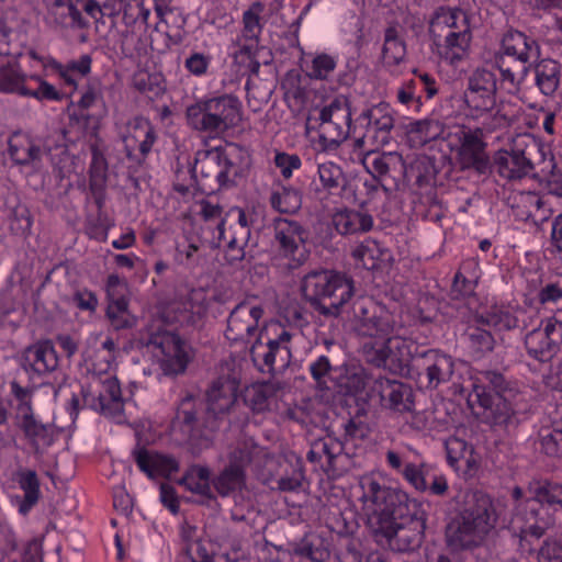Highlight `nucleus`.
I'll return each mask as SVG.
<instances>
[{
    "label": "nucleus",
    "instance_id": "obj_14",
    "mask_svg": "<svg viewBox=\"0 0 562 562\" xmlns=\"http://www.w3.org/2000/svg\"><path fill=\"white\" fill-rule=\"evenodd\" d=\"M472 524L490 532L497 521V514L492 497L480 490L464 494L463 507L459 513Z\"/></svg>",
    "mask_w": 562,
    "mask_h": 562
},
{
    "label": "nucleus",
    "instance_id": "obj_45",
    "mask_svg": "<svg viewBox=\"0 0 562 562\" xmlns=\"http://www.w3.org/2000/svg\"><path fill=\"white\" fill-rule=\"evenodd\" d=\"M405 54V44L398 38L396 29H386L382 50L384 63L387 65H398L404 59Z\"/></svg>",
    "mask_w": 562,
    "mask_h": 562
},
{
    "label": "nucleus",
    "instance_id": "obj_4",
    "mask_svg": "<svg viewBox=\"0 0 562 562\" xmlns=\"http://www.w3.org/2000/svg\"><path fill=\"white\" fill-rule=\"evenodd\" d=\"M358 160L361 167L384 189L396 188L401 182L411 181H414L419 189L432 187L436 183L438 173L436 158L428 155H419L409 165H406L402 155L396 151L369 150L366 154L359 153Z\"/></svg>",
    "mask_w": 562,
    "mask_h": 562
},
{
    "label": "nucleus",
    "instance_id": "obj_40",
    "mask_svg": "<svg viewBox=\"0 0 562 562\" xmlns=\"http://www.w3.org/2000/svg\"><path fill=\"white\" fill-rule=\"evenodd\" d=\"M454 372V362L452 358L446 353H440L438 359L434 361L430 371L426 375V387L434 390L440 383L450 381Z\"/></svg>",
    "mask_w": 562,
    "mask_h": 562
},
{
    "label": "nucleus",
    "instance_id": "obj_9",
    "mask_svg": "<svg viewBox=\"0 0 562 562\" xmlns=\"http://www.w3.org/2000/svg\"><path fill=\"white\" fill-rule=\"evenodd\" d=\"M555 509L531 497L518 509L514 524L518 525L521 540L540 539L555 524Z\"/></svg>",
    "mask_w": 562,
    "mask_h": 562
},
{
    "label": "nucleus",
    "instance_id": "obj_5",
    "mask_svg": "<svg viewBox=\"0 0 562 562\" xmlns=\"http://www.w3.org/2000/svg\"><path fill=\"white\" fill-rule=\"evenodd\" d=\"M190 322H193L192 316L187 311H178L176 305L172 304L162 311L160 317L154 319L148 326L147 337L143 338V344L151 352L154 361L159 366L164 374L182 373L191 359V350L188 344L177 334L161 327L162 325Z\"/></svg>",
    "mask_w": 562,
    "mask_h": 562
},
{
    "label": "nucleus",
    "instance_id": "obj_15",
    "mask_svg": "<svg viewBox=\"0 0 562 562\" xmlns=\"http://www.w3.org/2000/svg\"><path fill=\"white\" fill-rule=\"evenodd\" d=\"M276 239L283 256L292 259L296 265H301L306 259V234L297 223L288 220L278 221Z\"/></svg>",
    "mask_w": 562,
    "mask_h": 562
},
{
    "label": "nucleus",
    "instance_id": "obj_10",
    "mask_svg": "<svg viewBox=\"0 0 562 562\" xmlns=\"http://www.w3.org/2000/svg\"><path fill=\"white\" fill-rule=\"evenodd\" d=\"M342 286V278L333 271L321 270L308 273L302 281V292L305 299L323 310L325 314H336L344 302V294L337 303L330 306L322 305V301L330 297Z\"/></svg>",
    "mask_w": 562,
    "mask_h": 562
},
{
    "label": "nucleus",
    "instance_id": "obj_57",
    "mask_svg": "<svg viewBox=\"0 0 562 562\" xmlns=\"http://www.w3.org/2000/svg\"><path fill=\"white\" fill-rule=\"evenodd\" d=\"M408 132L412 134H417L419 137V142L425 144L429 140L440 137L442 128L438 121L424 120L412 122L409 124Z\"/></svg>",
    "mask_w": 562,
    "mask_h": 562
},
{
    "label": "nucleus",
    "instance_id": "obj_43",
    "mask_svg": "<svg viewBox=\"0 0 562 562\" xmlns=\"http://www.w3.org/2000/svg\"><path fill=\"white\" fill-rule=\"evenodd\" d=\"M447 460L454 469L460 468V462H464L467 467L472 464L473 447L465 440L460 438H450L446 442Z\"/></svg>",
    "mask_w": 562,
    "mask_h": 562
},
{
    "label": "nucleus",
    "instance_id": "obj_49",
    "mask_svg": "<svg viewBox=\"0 0 562 562\" xmlns=\"http://www.w3.org/2000/svg\"><path fill=\"white\" fill-rule=\"evenodd\" d=\"M295 551L313 562H322L327 555V544L319 536L310 533L302 539Z\"/></svg>",
    "mask_w": 562,
    "mask_h": 562
},
{
    "label": "nucleus",
    "instance_id": "obj_11",
    "mask_svg": "<svg viewBox=\"0 0 562 562\" xmlns=\"http://www.w3.org/2000/svg\"><path fill=\"white\" fill-rule=\"evenodd\" d=\"M488 532L458 514L446 526L445 539L452 552L472 550L480 547Z\"/></svg>",
    "mask_w": 562,
    "mask_h": 562
},
{
    "label": "nucleus",
    "instance_id": "obj_59",
    "mask_svg": "<svg viewBox=\"0 0 562 562\" xmlns=\"http://www.w3.org/2000/svg\"><path fill=\"white\" fill-rule=\"evenodd\" d=\"M232 151H235L234 147L229 148V150L216 148L210 153V157L221 167L218 177L226 180L237 173V168L231 159Z\"/></svg>",
    "mask_w": 562,
    "mask_h": 562
},
{
    "label": "nucleus",
    "instance_id": "obj_30",
    "mask_svg": "<svg viewBox=\"0 0 562 562\" xmlns=\"http://www.w3.org/2000/svg\"><path fill=\"white\" fill-rule=\"evenodd\" d=\"M19 418L20 427L36 451L52 445L53 438L49 429L35 419L27 404L20 407Z\"/></svg>",
    "mask_w": 562,
    "mask_h": 562
},
{
    "label": "nucleus",
    "instance_id": "obj_34",
    "mask_svg": "<svg viewBox=\"0 0 562 562\" xmlns=\"http://www.w3.org/2000/svg\"><path fill=\"white\" fill-rule=\"evenodd\" d=\"M383 393L380 395V403L386 402V405L395 411L405 412L411 409L409 389L395 380L382 379Z\"/></svg>",
    "mask_w": 562,
    "mask_h": 562
},
{
    "label": "nucleus",
    "instance_id": "obj_13",
    "mask_svg": "<svg viewBox=\"0 0 562 562\" xmlns=\"http://www.w3.org/2000/svg\"><path fill=\"white\" fill-rule=\"evenodd\" d=\"M559 335L558 318H548L542 329L536 328L527 334L525 346L528 355L541 362L550 361L559 352Z\"/></svg>",
    "mask_w": 562,
    "mask_h": 562
},
{
    "label": "nucleus",
    "instance_id": "obj_38",
    "mask_svg": "<svg viewBox=\"0 0 562 562\" xmlns=\"http://www.w3.org/2000/svg\"><path fill=\"white\" fill-rule=\"evenodd\" d=\"M335 66L334 58L326 54L307 55L301 60L303 71L312 79H326Z\"/></svg>",
    "mask_w": 562,
    "mask_h": 562
},
{
    "label": "nucleus",
    "instance_id": "obj_50",
    "mask_svg": "<svg viewBox=\"0 0 562 562\" xmlns=\"http://www.w3.org/2000/svg\"><path fill=\"white\" fill-rule=\"evenodd\" d=\"M472 34L467 26L462 31L450 32L445 38V48L451 54V59L460 60L470 47Z\"/></svg>",
    "mask_w": 562,
    "mask_h": 562
},
{
    "label": "nucleus",
    "instance_id": "obj_37",
    "mask_svg": "<svg viewBox=\"0 0 562 562\" xmlns=\"http://www.w3.org/2000/svg\"><path fill=\"white\" fill-rule=\"evenodd\" d=\"M532 497L543 505L562 507V484L553 481H538L529 487Z\"/></svg>",
    "mask_w": 562,
    "mask_h": 562
},
{
    "label": "nucleus",
    "instance_id": "obj_63",
    "mask_svg": "<svg viewBox=\"0 0 562 562\" xmlns=\"http://www.w3.org/2000/svg\"><path fill=\"white\" fill-rule=\"evenodd\" d=\"M211 61L212 58L210 55L195 52L190 54L184 60V67L191 75L202 77L206 75Z\"/></svg>",
    "mask_w": 562,
    "mask_h": 562
},
{
    "label": "nucleus",
    "instance_id": "obj_33",
    "mask_svg": "<svg viewBox=\"0 0 562 562\" xmlns=\"http://www.w3.org/2000/svg\"><path fill=\"white\" fill-rule=\"evenodd\" d=\"M379 307L368 297H359L353 301V333H361V328L370 327H387V324L378 315Z\"/></svg>",
    "mask_w": 562,
    "mask_h": 562
},
{
    "label": "nucleus",
    "instance_id": "obj_7",
    "mask_svg": "<svg viewBox=\"0 0 562 562\" xmlns=\"http://www.w3.org/2000/svg\"><path fill=\"white\" fill-rule=\"evenodd\" d=\"M383 378H373L362 367L353 366V402L357 406L353 415V439H364L369 436L371 428L369 415L380 403V395Z\"/></svg>",
    "mask_w": 562,
    "mask_h": 562
},
{
    "label": "nucleus",
    "instance_id": "obj_60",
    "mask_svg": "<svg viewBox=\"0 0 562 562\" xmlns=\"http://www.w3.org/2000/svg\"><path fill=\"white\" fill-rule=\"evenodd\" d=\"M460 16H463L464 23L468 24V16L462 9L439 7L435 11L434 16L430 20V26H432L436 22L442 21V23L446 24L448 27L457 29L458 19Z\"/></svg>",
    "mask_w": 562,
    "mask_h": 562
},
{
    "label": "nucleus",
    "instance_id": "obj_28",
    "mask_svg": "<svg viewBox=\"0 0 562 562\" xmlns=\"http://www.w3.org/2000/svg\"><path fill=\"white\" fill-rule=\"evenodd\" d=\"M135 459L139 469L151 479L156 476L170 477L178 471V463L173 458L145 449L138 450L135 453Z\"/></svg>",
    "mask_w": 562,
    "mask_h": 562
},
{
    "label": "nucleus",
    "instance_id": "obj_32",
    "mask_svg": "<svg viewBox=\"0 0 562 562\" xmlns=\"http://www.w3.org/2000/svg\"><path fill=\"white\" fill-rule=\"evenodd\" d=\"M236 211L238 213V229L229 231L227 233L224 226V222H221L216 226V237L218 239V246L226 245L231 250L237 249L238 254L232 257L234 259H239L244 256L241 247L249 236V229L245 212L239 209Z\"/></svg>",
    "mask_w": 562,
    "mask_h": 562
},
{
    "label": "nucleus",
    "instance_id": "obj_54",
    "mask_svg": "<svg viewBox=\"0 0 562 562\" xmlns=\"http://www.w3.org/2000/svg\"><path fill=\"white\" fill-rule=\"evenodd\" d=\"M34 81L37 83L36 88H33L31 83H29L27 89L25 91L24 98H33L37 101L50 100L57 101L60 99V93L56 90V88L46 81L43 76L38 74L31 75V82Z\"/></svg>",
    "mask_w": 562,
    "mask_h": 562
},
{
    "label": "nucleus",
    "instance_id": "obj_12",
    "mask_svg": "<svg viewBox=\"0 0 562 562\" xmlns=\"http://www.w3.org/2000/svg\"><path fill=\"white\" fill-rule=\"evenodd\" d=\"M387 327H370L361 328V333L356 334L357 350L361 359L375 367L383 368L385 358L387 357L389 338Z\"/></svg>",
    "mask_w": 562,
    "mask_h": 562
},
{
    "label": "nucleus",
    "instance_id": "obj_1",
    "mask_svg": "<svg viewBox=\"0 0 562 562\" xmlns=\"http://www.w3.org/2000/svg\"><path fill=\"white\" fill-rule=\"evenodd\" d=\"M353 497L359 503L353 505L358 518L392 551L409 552L422 546L425 521L413 517L405 492L381 485L372 475H362L353 485Z\"/></svg>",
    "mask_w": 562,
    "mask_h": 562
},
{
    "label": "nucleus",
    "instance_id": "obj_8",
    "mask_svg": "<svg viewBox=\"0 0 562 562\" xmlns=\"http://www.w3.org/2000/svg\"><path fill=\"white\" fill-rule=\"evenodd\" d=\"M497 77L486 68H476L468 78L463 101L470 115L480 119L496 108Z\"/></svg>",
    "mask_w": 562,
    "mask_h": 562
},
{
    "label": "nucleus",
    "instance_id": "obj_39",
    "mask_svg": "<svg viewBox=\"0 0 562 562\" xmlns=\"http://www.w3.org/2000/svg\"><path fill=\"white\" fill-rule=\"evenodd\" d=\"M469 347L475 359H481L492 352L495 348L494 336L486 329L479 326H471L467 331Z\"/></svg>",
    "mask_w": 562,
    "mask_h": 562
},
{
    "label": "nucleus",
    "instance_id": "obj_35",
    "mask_svg": "<svg viewBox=\"0 0 562 562\" xmlns=\"http://www.w3.org/2000/svg\"><path fill=\"white\" fill-rule=\"evenodd\" d=\"M215 490L222 496H231L237 501V493L244 486V472L239 464L227 467L213 482Z\"/></svg>",
    "mask_w": 562,
    "mask_h": 562
},
{
    "label": "nucleus",
    "instance_id": "obj_48",
    "mask_svg": "<svg viewBox=\"0 0 562 562\" xmlns=\"http://www.w3.org/2000/svg\"><path fill=\"white\" fill-rule=\"evenodd\" d=\"M106 316L114 329L131 328L136 317L128 310V301L108 303Z\"/></svg>",
    "mask_w": 562,
    "mask_h": 562
},
{
    "label": "nucleus",
    "instance_id": "obj_3",
    "mask_svg": "<svg viewBox=\"0 0 562 562\" xmlns=\"http://www.w3.org/2000/svg\"><path fill=\"white\" fill-rule=\"evenodd\" d=\"M116 346L106 338L95 355L86 359L88 381L80 387V394H74L67 407L74 418L81 408H90L114 419L117 424L127 422L124 415L121 386L115 374Z\"/></svg>",
    "mask_w": 562,
    "mask_h": 562
},
{
    "label": "nucleus",
    "instance_id": "obj_17",
    "mask_svg": "<svg viewBox=\"0 0 562 562\" xmlns=\"http://www.w3.org/2000/svg\"><path fill=\"white\" fill-rule=\"evenodd\" d=\"M509 396L481 392L477 401L481 407L490 411L493 425L503 428L507 434L515 431L520 424L518 415L510 404Z\"/></svg>",
    "mask_w": 562,
    "mask_h": 562
},
{
    "label": "nucleus",
    "instance_id": "obj_26",
    "mask_svg": "<svg viewBox=\"0 0 562 562\" xmlns=\"http://www.w3.org/2000/svg\"><path fill=\"white\" fill-rule=\"evenodd\" d=\"M238 382L235 379H220L207 392V412L214 416L228 412L237 400Z\"/></svg>",
    "mask_w": 562,
    "mask_h": 562
},
{
    "label": "nucleus",
    "instance_id": "obj_2",
    "mask_svg": "<svg viewBox=\"0 0 562 562\" xmlns=\"http://www.w3.org/2000/svg\"><path fill=\"white\" fill-rule=\"evenodd\" d=\"M263 310L255 302H241L231 313L226 338L232 341L251 342L250 353L261 371L285 368L291 360L292 334L279 322L267 323L257 335V326Z\"/></svg>",
    "mask_w": 562,
    "mask_h": 562
},
{
    "label": "nucleus",
    "instance_id": "obj_56",
    "mask_svg": "<svg viewBox=\"0 0 562 562\" xmlns=\"http://www.w3.org/2000/svg\"><path fill=\"white\" fill-rule=\"evenodd\" d=\"M263 11L265 5L261 2H255L244 12L243 23L246 37L257 38L259 36L262 29L261 16Z\"/></svg>",
    "mask_w": 562,
    "mask_h": 562
},
{
    "label": "nucleus",
    "instance_id": "obj_62",
    "mask_svg": "<svg viewBox=\"0 0 562 562\" xmlns=\"http://www.w3.org/2000/svg\"><path fill=\"white\" fill-rule=\"evenodd\" d=\"M105 290L108 303L128 301L127 283L116 274L109 276Z\"/></svg>",
    "mask_w": 562,
    "mask_h": 562
},
{
    "label": "nucleus",
    "instance_id": "obj_53",
    "mask_svg": "<svg viewBox=\"0 0 562 562\" xmlns=\"http://www.w3.org/2000/svg\"><path fill=\"white\" fill-rule=\"evenodd\" d=\"M431 467L427 463H406L401 471L403 477L419 492L427 491V479L430 476Z\"/></svg>",
    "mask_w": 562,
    "mask_h": 562
},
{
    "label": "nucleus",
    "instance_id": "obj_36",
    "mask_svg": "<svg viewBox=\"0 0 562 562\" xmlns=\"http://www.w3.org/2000/svg\"><path fill=\"white\" fill-rule=\"evenodd\" d=\"M479 382L481 384L474 385V393L479 400L481 392L486 394H497L501 396L512 395L509 383L504 375L497 371H482L480 373Z\"/></svg>",
    "mask_w": 562,
    "mask_h": 562
},
{
    "label": "nucleus",
    "instance_id": "obj_19",
    "mask_svg": "<svg viewBox=\"0 0 562 562\" xmlns=\"http://www.w3.org/2000/svg\"><path fill=\"white\" fill-rule=\"evenodd\" d=\"M56 150L59 151L58 155L66 154V149L64 147H58ZM10 155L18 164H32L35 167H41L44 158H47L54 166H59L60 162L55 160L57 154L42 150L37 144L24 135H14L11 137Z\"/></svg>",
    "mask_w": 562,
    "mask_h": 562
},
{
    "label": "nucleus",
    "instance_id": "obj_58",
    "mask_svg": "<svg viewBox=\"0 0 562 562\" xmlns=\"http://www.w3.org/2000/svg\"><path fill=\"white\" fill-rule=\"evenodd\" d=\"M441 352L436 349H417L415 356L413 358V363L411 367V372L416 371L418 375L423 372L427 375L431 369L434 361H436Z\"/></svg>",
    "mask_w": 562,
    "mask_h": 562
},
{
    "label": "nucleus",
    "instance_id": "obj_64",
    "mask_svg": "<svg viewBox=\"0 0 562 562\" xmlns=\"http://www.w3.org/2000/svg\"><path fill=\"white\" fill-rule=\"evenodd\" d=\"M539 562H562V541L547 539L538 552Z\"/></svg>",
    "mask_w": 562,
    "mask_h": 562
},
{
    "label": "nucleus",
    "instance_id": "obj_46",
    "mask_svg": "<svg viewBox=\"0 0 562 562\" xmlns=\"http://www.w3.org/2000/svg\"><path fill=\"white\" fill-rule=\"evenodd\" d=\"M340 109L338 105H329L319 111V120L321 125L323 127V133L335 143L342 142L347 132L340 126L337 122H333L334 117H338Z\"/></svg>",
    "mask_w": 562,
    "mask_h": 562
},
{
    "label": "nucleus",
    "instance_id": "obj_44",
    "mask_svg": "<svg viewBox=\"0 0 562 562\" xmlns=\"http://www.w3.org/2000/svg\"><path fill=\"white\" fill-rule=\"evenodd\" d=\"M385 106L380 104L379 106H374L364 111L361 115L357 117L353 124V130L358 126L363 127L368 126L374 121L375 130L389 132L394 126V119L391 114L384 113Z\"/></svg>",
    "mask_w": 562,
    "mask_h": 562
},
{
    "label": "nucleus",
    "instance_id": "obj_52",
    "mask_svg": "<svg viewBox=\"0 0 562 562\" xmlns=\"http://www.w3.org/2000/svg\"><path fill=\"white\" fill-rule=\"evenodd\" d=\"M301 196L293 189L282 188L271 195V205L280 213H294L301 206Z\"/></svg>",
    "mask_w": 562,
    "mask_h": 562
},
{
    "label": "nucleus",
    "instance_id": "obj_16",
    "mask_svg": "<svg viewBox=\"0 0 562 562\" xmlns=\"http://www.w3.org/2000/svg\"><path fill=\"white\" fill-rule=\"evenodd\" d=\"M494 56L515 57L533 63L540 58L541 48L536 38L510 29L503 35L499 50Z\"/></svg>",
    "mask_w": 562,
    "mask_h": 562
},
{
    "label": "nucleus",
    "instance_id": "obj_20",
    "mask_svg": "<svg viewBox=\"0 0 562 562\" xmlns=\"http://www.w3.org/2000/svg\"><path fill=\"white\" fill-rule=\"evenodd\" d=\"M497 173L506 180H519L530 175L533 164L524 149L498 150L494 157Z\"/></svg>",
    "mask_w": 562,
    "mask_h": 562
},
{
    "label": "nucleus",
    "instance_id": "obj_25",
    "mask_svg": "<svg viewBox=\"0 0 562 562\" xmlns=\"http://www.w3.org/2000/svg\"><path fill=\"white\" fill-rule=\"evenodd\" d=\"M417 349L419 346L413 340L400 337L389 338L384 369L398 375L411 373L413 358Z\"/></svg>",
    "mask_w": 562,
    "mask_h": 562
},
{
    "label": "nucleus",
    "instance_id": "obj_41",
    "mask_svg": "<svg viewBox=\"0 0 562 562\" xmlns=\"http://www.w3.org/2000/svg\"><path fill=\"white\" fill-rule=\"evenodd\" d=\"M91 70V58L88 55L80 56L77 60H71L63 65L59 77L65 85L76 89L79 81L82 80Z\"/></svg>",
    "mask_w": 562,
    "mask_h": 562
},
{
    "label": "nucleus",
    "instance_id": "obj_18",
    "mask_svg": "<svg viewBox=\"0 0 562 562\" xmlns=\"http://www.w3.org/2000/svg\"><path fill=\"white\" fill-rule=\"evenodd\" d=\"M459 162L461 169H474L483 175L490 169V159L485 151V143L471 131L461 132Z\"/></svg>",
    "mask_w": 562,
    "mask_h": 562
},
{
    "label": "nucleus",
    "instance_id": "obj_27",
    "mask_svg": "<svg viewBox=\"0 0 562 562\" xmlns=\"http://www.w3.org/2000/svg\"><path fill=\"white\" fill-rule=\"evenodd\" d=\"M533 64L536 86L546 97H553L560 87L562 67L552 58H539Z\"/></svg>",
    "mask_w": 562,
    "mask_h": 562
},
{
    "label": "nucleus",
    "instance_id": "obj_42",
    "mask_svg": "<svg viewBox=\"0 0 562 562\" xmlns=\"http://www.w3.org/2000/svg\"><path fill=\"white\" fill-rule=\"evenodd\" d=\"M476 322L482 325L497 328L498 330H510L518 326V319L509 311L501 307H492L490 311L479 315Z\"/></svg>",
    "mask_w": 562,
    "mask_h": 562
},
{
    "label": "nucleus",
    "instance_id": "obj_21",
    "mask_svg": "<svg viewBox=\"0 0 562 562\" xmlns=\"http://www.w3.org/2000/svg\"><path fill=\"white\" fill-rule=\"evenodd\" d=\"M494 63L499 71L501 85L509 94L520 92L529 75L532 61L515 57L494 56Z\"/></svg>",
    "mask_w": 562,
    "mask_h": 562
},
{
    "label": "nucleus",
    "instance_id": "obj_51",
    "mask_svg": "<svg viewBox=\"0 0 562 562\" xmlns=\"http://www.w3.org/2000/svg\"><path fill=\"white\" fill-rule=\"evenodd\" d=\"M181 484L193 493L207 495L210 492V472L205 468L193 467L182 479Z\"/></svg>",
    "mask_w": 562,
    "mask_h": 562
},
{
    "label": "nucleus",
    "instance_id": "obj_29",
    "mask_svg": "<svg viewBox=\"0 0 562 562\" xmlns=\"http://www.w3.org/2000/svg\"><path fill=\"white\" fill-rule=\"evenodd\" d=\"M244 401L254 412L278 411L279 396L272 384L255 383L246 387Z\"/></svg>",
    "mask_w": 562,
    "mask_h": 562
},
{
    "label": "nucleus",
    "instance_id": "obj_24",
    "mask_svg": "<svg viewBox=\"0 0 562 562\" xmlns=\"http://www.w3.org/2000/svg\"><path fill=\"white\" fill-rule=\"evenodd\" d=\"M120 135L128 155L136 148H138L143 155H146L150 151L156 139L149 121L140 116L130 120L120 131Z\"/></svg>",
    "mask_w": 562,
    "mask_h": 562
},
{
    "label": "nucleus",
    "instance_id": "obj_31",
    "mask_svg": "<svg viewBox=\"0 0 562 562\" xmlns=\"http://www.w3.org/2000/svg\"><path fill=\"white\" fill-rule=\"evenodd\" d=\"M19 418L20 427L36 451L52 445L53 438L49 429L35 419L27 404L20 407Z\"/></svg>",
    "mask_w": 562,
    "mask_h": 562
},
{
    "label": "nucleus",
    "instance_id": "obj_6",
    "mask_svg": "<svg viewBox=\"0 0 562 562\" xmlns=\"http://www.w3.org/2000/svg\"><path fill=\"white\" fill-rule=\"evenodd\" d=\"M241 103L232 94L201 99L187 109L188 124L217 137L241 122Z\"/></svg>",
    "mask_w": 562,
    "mask_h": 562
},
{
    "label": "nucleus",
    "instance_id": "obj_61",
    "mask_svg": "<svg viewBox=\"0 0 562 562\" xmlns=\"http://www.w3.org/2000/svg\"><path fill=\"white\" fill-rule=\"evenodd\" d=\"M19 487L23 491L25 496L40 498V481L37 474L33 470H21L16 474Z\"/></svg>",
    "mask_w": 562,
    "mask_h": 562
},
{
    "label": "nucleus",
    "instance_id": "obj_22",
    "mask_svg": "<svg viewBox=\"0 0 562 562\" xmlns=\"http://www.w3.org/2000/svg\"><path fill=\"white\" fill-rule=\"evenodd\" d=\"M57 367V353L50 341L37 342L24 352V369L32 379L48 374Z\"/></svg>",
    "mask_w": 562,
    "mask_h": 562
},
{
    "label": "nucleus",
    "instance_id": "obj_55",
    "mask_svg": "<svg viewBox=\"0 0 562 562\" xmlns=\"http://www.w3.org/2000/svg\"><path fill=\"white\" fill-rule=\"evenodd\" d=\"M540 449L549 457L562 456V427L541 428L539 431Z\"/></svg>",
    "mask_w": 562,
    "mask_h": 562
},
{
    "label": "nucleus",
    "instance_id": "obj_47",
    "mask_svg": "<svg viewBox=\"0 0 562 562\" xmlns=\"http://www.w3.org/2000/svg\"><path fill=\"white\" fill-rule=\"evenodd\" d=\"M195 528L190 526L182 527V536L187 541V553L190 562H212V554L207 543L193 537Z\"/></svg>",
    "mask_w": 562,
    "mask_h": 562
},
{
    "label": "nucleus",
    "instance_id": "obj_23",
    "mask_svg": "<svg viewBox=\"0 0 562 562\" xmlns=\"http://www.w3.org/2000/svg\"><path fill=\"white\" fill-rule=\"evenodd\" d=\"M31 75L23 70L16 57L0 56V93L24 98Z\"/></svg>",
    "mask_w": 562,
    "mask_h": 562
}]
</instances>
